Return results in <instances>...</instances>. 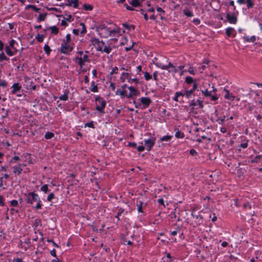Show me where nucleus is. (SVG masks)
I'll return each mask as SVG.
<instances>
[{
    "label": "nucleus",
    "mask_w": 262,
    "mask_h": 262,
    "mask_svg": "<svg viewBox=\"0 0 262 262\" xmlns=\"http://www.w3.org/2000/svg\"><path fill=\"white\" fill-rule=\"evenodd\" d=\"M93 43L96 46L97 50L98 51H102L105 43L102 40H99V39L95 38L93 40Z\"/></svg>",
    "instance_id": "nucleus-9"
},
{
    "label": "nucleus",
    "mask_w": 262,
    "mask_h": 262,
    "mask_svg": "<svg viewBox=\"0 0 262 262\" xmlns=\"http://www.w3.org/2000/svg\"><path fill=\"white\" fill-rule=\"evenodd\" d=\"M122 26L124 28H125V29H126L127 30H130L131 29H134L135 27L133 25H128L126 23H123L122 24Z\"/></svg>",
    "instance_id": "nucleus-39"
},
{
    "label": "nucleus",
    "mask_w": 262,
    "mask_h": 262,
    "mask_svg": "<svg viewBox=\"0 0 262 262\" xmlns=\"http://www.w3.org/2000/svg\"><path fill=\"white\" fill-rule=\"evenodd\" d=\"M137 74L141 75V72L142 71V66L139 65L136 68Z\"/></svg>",
    "instance_id": "nucleus-57"
},
{
    "label": "nucleus",
    "mask_w": 262,
    "mask_h": 262,
    "mask_svg": "<svg viewBox=\"0 0 262 262\" xmlns=\"http://www.w3.org/2000/svg\"><path fill=\"white\" fill-rule=\"evenodd\" d=\"M183 13L185 15L188 17H192L193 16V12L188 9L184 10Z\"/></svg>",
    "instance_id": "nucleus-34"
},
{
    "label": "nucleus",
    "mask_w": 262,
    "mask_h": 262,
    "mask_svg": "<svg viewBox=\"0 0 262 262\" xmlns=\"http://www.w3.org/2000/svg\"><path fill=\"white\" fill-rule=\"evenodd\" d=\"M72 50V48H71L68 43H66L65 40H63V43L61 44V47L60 49V52L63 54H68Z\"/></svg>",
    "instance_id": "nucleus-6"
},
{
    "label": "nucleus",
    "mask_w": 262,
    "mask_h": 262,
    "mask_svg": "<svg viewBox=\"0 0 262 262\" xmlns=\"http://www.w3.org/2000/svg\"><path fill=\"white\" fill-rule=\"evenodd\" d=\"M144 74L145 79L146 81H149V80H150L152 78V76L147 72H145L144 73Z\"/></svg>",
    "instance_id": "nucleus-46"
},
{
    "label": "nucleus",
    "mask_w": 262,
    "mask_h": 262,
    "mask_svg": "<svg viewBox=\"0 0 262 262\" xmlns=\"http://www.w3.org/2000/svg\"><path fill=\"white\" fill-rule=\"evenodd\" d=\"M158 203L160 205L165 207L164 200L162 198H160L157 200Z\"/></svg>",
    "instance_id": "nucleus-58"
},
{
    "label": "nucleus",
    "mask_w": 262,
    "mask_h": 262,
    "mask_svg": "<svg viewBox=\"0 0 262 262\" xmlns=\"http://www.w3.org/2000/svg\"><path fill=\"white\" fill-rule=\"evenodd\" d=\"M33 202H36L37 205L35 207L36 209L41 208L42 205L40 204L41 201L38 195L34 192H29L27 195V203L32 204Z\"/></svg>",
    "instance_id": "nucleus-2"
},
{
    "label": "nucleus",
    "mask_w": 262,
    "mask_h": 262,
    "mask_svg": "<svg viewBox=\"0 0 262 262\" xmlns=\"http://www.w3.org/2000/svg\"><path fill=\"white\" fill-rule=\"evenodd\" d=\"M108 43H109L108 42ZM110 44V43H108ZM112 44H111V45ZM112 48L111 47H110V46H105L104 45V47H103V48L102 49V51L103 52H105L107 54H110L111 53V52L112 51Z\"/></svg>",
    "instance_id": "nucleus-27"
},
{
    "label": "nucleus",
    "mask_w": 262,
    "mask_h": 262,
    "mask_svg": "<svg viewBox=\"0 0 262 262\" xmlns=\"http://www.w3.org/2000/svg\"><path fill=\"white\" fill-rule=\"evenodd\" d=\"M44 51L45 52L48 54V55H49L50 53V52L51 51V50L50 49V47L48 46V45H46L45 46H44Z\"/></svg>",
    "instance_id": "nucleus-52"
},
{
    "label": "nucleus",
    "mask_w": 262,
    "mask_h": 262,
    "mask_svg": "<svg viewBox=\"0 0 262 262\" xmlns=\"http://www.w3.org/2000/svg\"><path fill=\"white\" fill-rule=\"evenodd\" d=\"M84 127H91L92 128H94L95 126H94V121H91V122L85 123L84 124Z\"/></svg>",
    "instance_id": "nucleus-51"
},
{
    "label": "nucleus",
    "mask_w": 262,
    "mask_h": 262,
    "mask_svg": "<svg viewBox=\"0 0 262 262\" xmlns=\"http://www.w3.org/2000/svg\"><path fill=\"white\" fill-rule=\"evenodd\" d=\"M54 137V133L48 132L45 135V138L46 139H51Z\"/></svg>",
    "instance_id": "nucleus-37"
},
{
    "label": "nucleus",
    "mask_w": 262,
    "mask_h": 262,
    "mask_svg": "<svg viewBox=\"0 0 262 262\" xmlns=\"http://www.w3.org/2000/svg\"><path fill=\"white\" fill-rule=\"evenodd\" d=\"M47 15V13L40 14L39 15V16H38V18H37V21L39 22V21H41L45 20Z\"/></svg>",
    "instance_id": "nucleus-42"
},
{
    "label": "nucleus",
    "mask_w": 262,
    "mask_h": 262,
    "mask_svg": "<svg viewBox=\"0 0 262 262\" xmlns=\"http://www.w3.org/2000/svg\"><path fill=\"white\" fill-rule=\"evenodd\" d=\"M5 51L7 54L10 56H12L14 54V53L12 51H11L10 47L9 46H6L5 48Z\"/></svg>",
    "instance_id": "nucleus-36"
},
{
    "label": "nucleus",
    "mask_w": 262,
    "mask_h": 262,
    "mask_svg": "<svg viewBox=\"0 0 262 262\" xmlns=\"http://www.w3.org/2000/svg\"><path fill=\"white\" fill-rule=\"evenodd\" d=\"M118 72V69L117 67H115L113 68L112 71L110 72V75L112 76L114 74H117Z\"/></svg>",
    "instance_id": "nucleus-54"
},
{
    "label": "nucleus",
    "mask_w": 262,
    "mask_h": 262,
    "mask_svg": "<svg viewBox=\"0 0 262 262\" xmlns=\"http://www.w3.org/2000/svg\"><path fill=\"white\" fill-rule=\"evenodd\" d=\"M9 60V58L8 57H7L5 55V54L4 53V52H2L1 54H0V61H2L3 60H6V61H8Z\"/></svg>",
    "instance_id": "nucleus-43"
},
{
    "label": "nucleus",
    "mask_w": 262,
    "mask_h": 262,
    "mask_svg": "<svg viewBox=\"0 0 262 262\" xmlns=\"http://www.w3.org/2000/svg\"><path fill=\"white\" fill-rule=\"evenodd\" d=\"M36 39L37 40V41L39 42H41L43 41V38H44V35H40V34H38L36 36Z\"/></svg>",
    "instance_id": "nucleus-50"
},
{
    "label": "nucleus",
    "mask_w": 262,
    "mask_h": 262,
    "mask_svg": "<svg viewBox=\"0 0 262 262\" xmlns=\"http://www.w3.org/2000/svg\"><path fill=\"white\" fill-rule=\"evenodd\" d=\"M226 19L229 23L231 24H236L237 22V17L235 13H233L232 14H230V13H227Z\"/></svg>",
    "instance_id": "nucleus-7"
},
{
    "label": "nucleus",
    "mask_w": 262,
    "mask_h": 262,
    "mask_svg": "<svg viewBox=\"0 0 262 262\" xmlns=\"http://www.w3.org/2000/svg\"><path fill=\"white\" fill-rule=\"evenodd\" d=\"M138 100L140 101L139 102H137L134 100L133 103L136 108H141L142 110L148 107L152 102L151 100L149 97H142Z\"/></svg>",
    "instance_id": "nucleus-3"
},
{
    "label": "nucleus",
    "mask_w": 262,
    "mask_h": 262,
    "mask_svg": "<svg viewBox=\"0 0 262 262\" xmlns=\"http://www.w3.org/2000/svg\"><path fill=\"white\" fill-rule=\"evenodd\" d=\"M243 207L244 209H246V208H248L249 209H251L252 208L251 205L249 202H247V203H245L243 205Z\"/></svg>",
    "instance_id": "nucleus-62"
},
{
    "label": "nucleus",
    "mask_w": 262,
    "mask_h": 262,
    "mask_svg": "<svg viewBox=\"0 0 262 262\" xmlns=\"http://www.w3.org/2000/svg\"><path fill=\"white\" fill-rule=\"evenodd\" d=\"M40 190L42 191H43L45 193H47L49 192V190L48 189V186L47 184H45L43 186H42L40 188Z\"/></svg>",
    "instance_id": "nucleus-47"
},
{
    "label": "nucleus",
    "mask_w": 262,
    "mask_h": 262,
    "mask_svg": "<svg viewBox=\"0 0 262 262\" xmlns=\"http://www.w3.org/2000/svg\"><path fill=\"white\" fill-rule=\"evenodd\" d=\"M195 209H194L191 213V215L193 217V218H195L196 219V221H195V223H196V225H200L201 224H202L203 223V217L202 215L201 214H195Z\"/></svg>",
    "instance_id": "nucleus-8"
},
{
    "label": "nucleus",
    "mask_w": 262,
    "mask_h": 262,
    "mask_svg": "<svg viewBox=\"0 0 262 262\" xmlns=\"http://www.w3.org/2000/svg\"><path fill=\"white\" fill-rule=\"evenodd\" d=\"M21 86L19 85V83H15L11 86L12 94H15L17 92L19 91L21 89Z\"/></svg>",
    "instance_id": "nucleus-12"
},
{
    "label": "nucleus",
    "mask_w": 262,
    "mask_h": 262,
    "mask_svg": "<svg viewBox=\"0 0 262 262\" xmlns=\"http://www.w3.org/2000/svg\"><path fill=\"white\" fill-rule=\"evenodd\" d=\"M140 13L144 16V18L145 20H147L148 19V16L147 14L144 12V10L143 9H140L139 10Z\"/></svg>",
    "instance_id": "nucleus-48"
},
{
    "label": "nucleus",
    "mask_w": 262,
    "mask_h": 262,
    "mask_svg": "<svg viewBox=\"0 0 262 262\" xmlns=\"http://www.w3.org/2000/svg\"><path fill=\"white\" fill-rule=\"evenodd\" d=\"M189 106L194 108V107L197 106V103H196V101L194 99H193L189 104Z\"/></svg>",
    "instance_id": "nucleus-60"
},
{
    "label": "nucleus",
    "mask_w": 262,
    "mask_h": 262,
    "mask_svg": "<svg viewBox=\"0 0 262 262\" xmlns=\"http://www.w3.org/2000/svg\"><path fill=\"white\" fill-rule=\"evenodd\" d=\"M129 4L133 7H135L139 6L140 5V3L139 0H132L131 2H130Z\"/></svg>",
    "instance_id": "nucleus-38"
},
{
    "label": "nucleus",
    "mask_w": 262,
    "mask_h": 262,
    "mask_svg": "<svg viewBox=\"0 0 262 262\" xmlns=\"http://www.w3.org/2000/svg\"><path fill=\"white\" fill-rule=\"evenodd\" d=\"M196 103H197V106L198 105L200 108H202L204 107V103L202 100L199 98L197 100H196Z\"/></svg>",
    "instance_id": "nucleus-45"
},
{
    "label": "nucleus",
    "mask_w": 262,
    "mask_h": 262,
    "mask_svg": "<svg viewBox=\"0 0 262 262\" xmlns=\"http://www.w3.org/2000/svg\"><path fill=\"white\" fill-rule=\"evenodd\" d=\"M180 97H183V92L181 91L177 92L174 94V96L173 98V100L175 101L178 102V101H181V100H179V98Z\"/></svg>",
    "instance_id": "nucleus-18"
},
{
    "label": "nucleus",
    "mask_w": 262,
    "mask_h": 262,
    "mask_svg": "<svg viewBox=\"0 0 262 262\" xmlns=\"http://www.w3.org/2000/svg\"><path fill=\"white\" fill-rule=\"evenodd\" d=\"M79 0H68V3L66 5L69 6H73L74 8H77L78 6Z\"/></svg>",
    "instance_id": "nucleus-13"
},
{
    "label": "nucleus",
    "mask_w": 262,
    "mask_h": 262,
    "mask_svg": "<svg viewBox=\"0 0 262 262\" xmlns=\"http://www.w3.org/2000/svg\"><path fill=\"white\" fill-rule=\"evenodd\" d=\"M198 88V84L196 83V82H193L192 88L189 91H191V93L194 94V93L196 90L199 91Z\"/></svg>",
    "instance_id": "nucleus-44"
},
{
    "label": "nucleus",
    "mask_w": 262,
    "mask_h": 262,
    "mask_svg": "<svg viewBox=\"0 0 262 262\" xmlns=\"http://www.w3.org/2000/svg\"><path fill=\"white\" fill-rule=\"evenodd\" d=\"M7 86V82L5 80L0 81V86L5 88Z\"/></svg>",
    "instance_id": "nucleus-64"
},
{
    "label": "nucleus",
    "mask_w": 262,
    "mask_h": 262,
    "mask_svg": "<svg viewBox=\"0 0 262 262\" xmlns=\"http://www.w3.org/2000/svg\"><path fill=\"white\" fill-rule=\"evenodd\" d=\"M96 31L100 37L104 38H107L109 37L113 38L108 40L110 45L112 43H116L118 41L117 37H119L125 33L124 30H122L113 23L106 25L105 24H101L96 28Z\"/></svg>",
    "instance_id": "nucleus-1"
},
{
    "label": "nucleus",
    "mask_w": 262,
    "mask_h": 262,
    "mask_svg": "<svg viewBox=\"0 0 262 262\" xmlns=\"http://www.w3.org/2000/svg\"><path fill=\"white\" fill-rule=\"evenodd\" d=\"M225 33L228 37H235L236 35L235 30L232 27L227 28L225 31Z\"/></svg>",
    "instance_id": "nucleus-10"
},
{
    "label": "nucleus",
    "mask_w": 262,
    "mask_h": 262,
    "mask_svg": "<svg viewBox=\"0 0 262 262\" xmlns=\"http://www.w3.org/2000/svg\"><path fill=\"white\" fill-rule=\"evenodd\" d=\"M129 77V73L123 72L121 74V77H120V80L122 82H124L125 81V79L128 78Z\"/></svg>",
    "instance_id": "nucleus-25"
},
{
    "label": "nucleus",
    "mask_w": 262,
    "mask_h": 262,
    "mask_svg": "<svg viewBox=\"0 0 262 262\" xmlns=\"http://www.w3.org/2000/svg\"><path fill=\"white\" fill-rule=\"evenodd\" d=\"M167 70L169 73L172 74V75H174L178 73V69L176 68L173 64L170 62H169L168 64V70Z\"/></svg>",
    "instance_id": "nucleus-11"
},
{
    "label": "nucleus",
    "mask_w": 262,
    "mask_h": 262,
    "mask_svg": "<svg viewBox=\"0 0 262 262\" xmlns=\"http://www.w3.org/2000/svg\"><path fill=\"white\" fill-rule=\"evenodd\" d=\"M124 209L123 208H118L117 214L115 216V217L117 219L118 221H120L121 220L120 219V216L124 212Z\"/></svg>",
    "instance_id": "nucleus-22"
},
{
    "label": "nucleus",
    "mask_w": 262,
    "mask_h": 262,
    "mask_svg": "<svg viewBox=\"0 0 262 262\" xmlns=\"http://www.w3.org/2000/svg\"><path fill=\"white\" fill-rule=\"evenodd\" d=\"M95 102L96 110L100 113H104V110L106 104L105 100L100 96H97L95 97Z\"/></svg>",
    "instance_id": "nucleus-4"
},
{
    "label": "nucleus",
    "mask_w": 262,
    "mask_h": 262,
    "mask_svg": "<svg viewBox=\"0 0 262 262\" xmlns=\"http://www.w3.org/2000/svg\"><path fill=\"white\" fill-rule=\"evenodd\" d=\"M184 133L181 132L179 129H177L176 130V132L175 133V137L178 139H183L184 138Z\"/></svg>",
    "instance_id": "nucleus-20"
},
{
    "label": "nucleus",
    "mask_w": 262,
    "mask_h": 262,
    "mask_svg": "<svg viewBox=\"0 0 262 262\" xmlns=\"http://www.w3.org/2000/svg\"><path fill=\"white\" fill-rule=\"evenodd\" d=\"M188 72H189L190 74L194 75L195 74L194 69L192 67H190L188 70Z\"/></svg>",
    "instance_id": "nucleus-61"
},
{
    "label": "nucleus",
    "mask_w": 262,
    "mask_h": 262,
    "mask_svg": "<svg viewBox=\"0 0 262 262\" xmlns=\"http://www.w3.org/2000/svg\"><path fill=\"white\" fill-rule=\"evenodd\" d=\"M189 154L193 156H195L198 155L197 151L194 149H190L189 151Z\"/></svg>",
    "instance_id": "nucleus-63"
},
{
    "label": "nucleus",
    "mask_w": 262,
    "mask_h": 262,
    "mask_svg": "<svg viewBox=\"0 0 262 262\" xmlns=\"http://www.w3.org/2000/svg\"><path fill=\"white\" fill-rule=\"evenodd\" d=\"M143 202L142 201H139V204H137V211L138 212L143 213L142 209Z\"/></svg>",
    "instance_id": "nucleus-35"
},
{
    "label": "nucleus",
    "mask_w": 262,
    "mask_h": 262,
    "mask_svg": "<svg viewBox=\"0 0 262 262\" xmlns=\"http://www.w3.org/2000/svg\"><path fill=\"white\" fill-rule=\"evenodd\" d=\"M245 4H246L247 8L248 9H251L254 5L253 0H246Z\"/></svg>",
    "instance_id": "nucleus-24"
},
{
    "label": "nucleus",
    "mask_w": 262,
    "mask_h": 262,
    "mask_svg": "<svg viewBox=\"0 0 262 262\" xmlns=\"http://www.w3.org/2000/svg\"><path fill=\"white\" fill-rule=\"evenodd\" d=\"M128 89H129L131 94L134 95L135 96H137L139 93L138 90L132 86H128Z\"/></svg>",
    "instance_id": "nucleus-23"
},
{
    "label": "nucleus",
    "mask_w": 262,
    "mask_h": 262,
    "mask_svg": "<svg viewBox=\"0 0 262 262\" xmlns=\"http://www.w3.org/2000/svg\"><path fill=\"white\" fill-rule=\"evenodd\" d=\"M116 94L119 95L121 98H124L126 96L127 91L124 89H118L116 92Z\"/></svg>",
    "instance_id": "nucleus-17"
},
{
    "label": "nucleus",
    "mask_w": 262,
    "mask_h": 262,
    "mask_svg": "<svg viewBox=\"0 0 262 262\" xmlns=\"http://www.w3.org/2000/svg\"><path fill=\"white\" fill-rule=\"evenodd\" d=\"M185 82L187 84H191L192 83L193 84V82H196L194 79L190 76H186L185 78Z\"/></svg>",
    "instance_id": "nucleus-21"
},
{
    "label": "nucleus",
    "mask_w": 262,
    "mask_h": 262,
    "mask_svg": "<svg viewBox=\"0 0 262 262\" xmlns=\"http://www.w3.org/2000/svg\"><path fill=\"white\" fill-rule=\"evenodd\" d=\"M75 60L77 62L80 67V69L82 68V57H76Z\"/></svg>",
    "instance_id": "nucleus-49"
},
{
    "label": "nucleus",
    "mask_w": 262,
    "mask_h": 262,
    "mask_svg": "<svg viewBox=\"0 0 262 262\" xmlns=\"http://www.w3.org/2000/svg\"><path fill=\"white\" fill-rule=\"evenodd\" d=\"M19 160H20V158H19V157H18V156H14V157L12 158V159L10 160V162L12 163V162H14L15 163H16L17 161H18Z\"/></svg>",
    "instance_id": "nucleus-55"
},
{
    "label": "nucleus",
    "mask_w": 262,
    "mask_h": 262,
    "mask_svg": "<svg viewBox=\"0 0 262 262\" xmlns=\"http://www.w3.org/2000/svg\"><path fill=\"white\" fill-rule=\"evenodd\" d=\"M243 39L246 42H254L256 41V37L253 35L249 37L248 36H244Z\"/></svg>",
    "instance_id": "nucleus-15"
},
{
    "label": "nucleus",
    "mask_w": 262,
    "mask_h": 262,
    "mask_svg": "<svg viewBox=\"0 0 262 262\" xmlns=\"http://www.w3.org/2000/svg\"><path fill=\"white\" fill-rule=\"evenodd\" d=\"M156 138L155 137H151L144 140L145 147L147 151H149L151 150V148L156 143Z\"/></svg>",
    "instance_id": "nucleus-5"
},
{
    "label": "nucleus",
    "mask_w": 262,
    "mask_h": 262,
    "mask_svg": "<svg viewBox=\"0 0 262 262\" xmlns=\"http://www.w3.org/2000/svg\"><path fill=\"white\" fill-rule=\"evenodd\" d=\"M209 97L210 98V100L214 102L217 101L219 99V97L215 95H212L211 94Z\"/></svg>",
    "instance_id": "nucleus-53"
},
{
    "label": "nucleus",
    "mask_w": 262,
    "mask_h": 262,
    "mask_svg": "<svg viewBox=\"0 0 262 262\" xmlns=\"http://www.w3.org/2000/svg\"><path fill=\"white\" fill-rule=\"evenodd\" d=\"M262 158V155H259L256 156L251 161L252 163H257L259 162V160Z\"/></svg>",
    "instance_id": "nucleus-33"
},
{
    "label": "nucleus",
    "mask_w": 262,
    "mask_h": 262,
    "mask_svg": "<svg viewBox=\"0 0 262 262\" xmlns=\"http://www.w3.org/2000/svg\"><path fill=\"white\" fill-rule=\"evenodd\" d=\"M155 65L157 67L160 68L162 70H168V64L167 65H164L160 62H157L155 63Z\"/></svg>",
    "instance_id": "nucleus-26"
},
{
    "label": "nucleus",
    "mask_w": 262,
    "mask_h": 262,
    "mask_svg": "<svg viewBox=\"0 0 262 262\" xmlns=\"http://www.w3.org/2000/svg\"><path fill=\"white\" fill-rule=\"evenodd\" d=\"M93 9L92 5L88 4H83V10L85 11H91Z\"/></svg>",
    "instance_id": "nucleus-30"
},
{
    "label": "nucleus",
    "mask_w": 262,
    "mask_h": 262,
    "mask_svg": "<svg viewBox=\"0 0 262 262\" xmlns=\"http://www.w3.org/2000/svg\"><path fill=\"white\" fill-rule=\"evenodd\" d=\"M228 116V114H226V115H224L223 117H218L216 119V122L220 125H223L225 120L226 117Z\"/></svg>",
    "instance_id": "nucleus-28"
},
{
    "label": "nucleus",
    "mask_w": 262,
    "mask_h": 262,
    "mask_svg": "<svg viewBox=\"0 0 262 262\" xmlns=\"http://www.w3.org/2000/svg\"><path fill=\"white\" fill-rule=\"evenodd\" d=\"M49 29L51 30V33L54 34H57L59 32L58 28L55 26L50 27Z\"/></svg>",
    "instance_id": "nucleus-31"
},
{
    "label": "nucleus",
    "mask_w": 262,
    "mask_h": 262,
    "mask_svg": "<svg viewBox=\"0 0 262 262\" xmlns=\"http://www.w3.org/2000/svg\"><path fill=\"white\" fill-rule=\"evenodd\" d=\"M12 169H13V172L15 174H17V175H19L23 171V168L20 167V165H18V166H13Z\"/></svg>",
    "instance_id": "nucleus-14"
},
{
    "label": "nucleus",
    "mask_w": 262,
    "mask_h": 262,
    "mask_svg": "<svg viewBox=\"0 0 262 262\" xmlns=\"http://www.w3.org/2000/svg\"><path fill=\"white\" fill-rule=\"evenodd\" d=\"M226 92V94H225L224 97L231 101H233L235 98V96H234L232 93H230L228 90L225 89Z\"/></svg>",
    "instance_id": "nucleus-16"
},
{
    "label": "nucleus",
    "mask_w": 262,
    "mask_h": 262,
    "mask_svg": "<svg viewBox=\"0 0 262 262\" xmlns=\"http://www.w3.org/2000/svg\"><path fill=\"white\" fill-rule=\"evenodd\" d=\"M54 198V194L53 193H51L49 194L47 198V201L49 202H51L53 199Z\"/></svg>",
    "instance_id": "nucleus-59"
},
{
    "label": "nucleus",
    "mask_w": 262,
    "mask_h": 262,
    "mask_svg": "<svg viewBox=\"0 0 262 262\" xmlns=\"http://www.w3.org/2000/svg\"><path fill=\"white\" fill-rule=\"evenodd\" d=\"M183 97L185 96L187 99H189L191 97L192 95H194L191 93V91H189V90H185L184 93H183Z\"/></svg>",
    "instance_id": "nucleus-32"
},
{
    "label": "nucleus",
    "mask_w": 262,
    "mask_h": 262,
    "mask_svg": "<svg viewBox=\"0 0 262 262\" xmlns=\"http://www.w3.org/2000/svg\"><path fill=\"white\" fill-rule=\"evenodd\" d=\"M172 138V136L169 135L164 136L162 138H160L161 141H169Z\"/></svg>",
    "instance_id": "nucleus-40"
},
{
    "label": "nucleus",
    "mask_w": 262,
    "mask_h": 262,
    "mask_svg": "<svg viewBox=\"0 0 262 262\" xmlns=\"http://www.w3.org/2000/svg\"><path fill=\"white\" fill-rule=\"evenodd\" d=\"M201 92L206 98L209 97L211 96V91H209L207 89L201 90Z\"/></svg>",
    "instance_id": "nucleus-29"
},
{
    "label": "nucleus",
    "mask_w": 262,
    "mask_h": 262,
    "mask_svg": "<svg viewBox=\"0 0 262 262\" xmlns=\"http://www.w3.org/2000/svg\"><path fill=\"white\" fill-rule=\"evenodd\" d=\"M90 90L93 92H97L98 91L97 85L95 84V81H92L91 83Z\"/></svg>",
    "instance_id": "nucleus-19"
},
{
    "label": "nucleus",
    "mask_w": 262,
    "mask_h": 262,
    "mask_svg": "<svg viewBox=\"0 0 262 262\" xmlns=\"http://www.w3.org/2000/svg\"><path fill=\"white\" fill-rule=\"evenodd\" d=\"M127 82H129V83H132V82H134L136 84H138V83H139V80L138 78H132L129 76V78L127 79Z\"/></svg>",
    "instance_id": "nucleus-41"
},
{
    "label": "nucleus",
    "mask_w": 262,
    "mask_h": 262,
    "mask_svg": "<svg viewBox=\"0 0 262 262\" xmlns=\"http://www.w3.org/2000/svg\"><path fill=\"white\" fill-rule=\"evenodd\" d=\"M68 96L67 94H64L63 95L60 96L59 97V99L61 100L66 101L68 99Z\"/></svg>",
    "instance_id": "nucleus-56"
}]
</instances>
